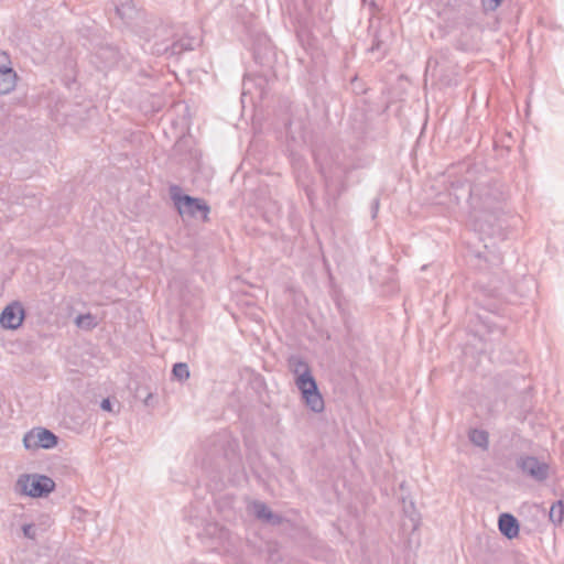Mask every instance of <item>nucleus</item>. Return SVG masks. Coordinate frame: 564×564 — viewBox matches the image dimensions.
<instances>
[{"mask_svg":"<svg viewBox=\"0 0 564 564\" xmlns=\"http://www.w3.org/2000/svg\"><path fill=\"white\" fill-rule=\"evenodd\" d=\"M23 535L30 540H36L37 538V528L33 523H25L22 525Z\"/></svg>","mask_w":564,"mask_h":564,"instance_id":"21","label":"nucleus"},{"mask_svg":"<svg viewBox=\"0 0 564 564\" xmlns=\"http://www.w3.org/2000/svg\"><path fill=\"white\" fill-rule=\"evenodd\" d=\"M151 397H152V394H151V393H149V394H148V397H147V399H145V401H144V402H145V404H148V401H149V399H150Z\"/></svg>","mask_w":564,"mask_h":564,"instance_id":"29","label":"nucleus"},{"mask_svg":"<svg viewBox=\"0 0 564 564\" xmlns=\"http://www.w3.org/2000/svg\"><path fill=\"white\" fill-rule=\"evenodd\" d=\"M17 73L12 67L3 65V70L0 73V95H8L14 90L17 86Z\"/></svg>","mask_w":564,"mask_h":564,"instance_id":"14","label":"nucleus"},{"mask_svg":"<svg viewBox=\"0 0 564 564\" xmlns=\"http://www.w3.org/2000/svg\"><path fill=\"white\" fill-rule=\"evenodd\" d=\"M378 208H379V199L376 198L372 203V217H376Z\"/></svg>","mask_w":564,"mask_h":564,"instance_id":"26","label":"nucleus"},{"mask_svg":"<svg viewBox=\"0 0 564 564\" xmlns=\"http://www.w3.org/2000/svg\"><path fill=\"white\" fill-rule=\"evenodd\" d=\"M25 317V311L20 302L7 305L0 314V325L4 329H18Z\"/></svg>","mask_w":564,"mask_h":564,"instance_id":"6","label":"nucleus"},{"mask_svg":"<svg viewBox=\"0 0 564 564\" xmlns=\"http://www.w3.org/2000/svg\"><path fill=\"white\" fill-rule=\"evenodd\" d=\"M401 500L402 511L405 518L402 523V527L404 529L409 528L413 532L420 525V513L417 512L415 503L412 500L408 501L405 497H402Z\"/></svg>","mask_w":564,"mask_h":564,"instance_id":"11","label":"nucleus"},{"mask_svg":"<svg viewBox=\"0 0 564 564\" xmlns=\"http://www.w3.org/2000/svg\"><path fill=\"white\" fill-rule=\"evenodd\" d=\"M15 492L32 498L47 496L55 489V482L52 478L39 474H22L15 482Z\"/></svg>","mask_w":564,"mask_h":564,"instance_id":"3","label":"nucleus"},{"mask_svg":"<svg viewBox=\"0 0 564 564\" xmlns=\"http://www.w3.org/2000/svg\"><path fill=\"white\" fill-rule=\"evenodd\" d=\"M252 508L256 518L263 522H267L269 516L272 513L271 509L262 501H254Z\"/></svg>","mask_w":564,"mask_h":564,"instance_id":"19","label":"nucleus"},{"mask_svg":"<svg viewBox=\"0 0 564 564\" xmlns=\"http://www.w3.org/2000/svg\"><path fill=\"white\" fill-rule=\"evenodd\" d=\"M501 192L491 185L476 184L470 188L469 204L475 221L481 218L478 214H491L498 208Z\"/></svg>","mask_w":564,"mask_h":564,"instance_id":"1","label":"nucleus"},{"mask_svg":"<svg viewBox=\"0 0 564 564\" xmlns=\"http://www.w3.org/2000/svg\"><path fill=\"white\" fill-rule=\"evenodd\" d=\"M77 511H78V513H80V514H86V513H87L85 510H83V509H80V508H79Z\"/></svg>","mask_w":564,"mask_h":564,"instance_id":"27","label":"nucleus"},{"mask_svg":"<svg viewBox=\"0 0 564 564\" xmlns=\"http://www.w3.org/2000/svg\"><path fill=\"white\" fill-rule=\"evenodd\" d=\"M172 373L178 381H185L189 378V368L185 362H177L173 366Z\"/></svg>","mask_w":564,"mask_h":564,"instance_id":"20","label":"nucleus"},{"mask_svg":"<svg viewBox=\"0 0 564 564\" xmlns=\"http://www.w3.org/2000/svg\"><path fill=\"white\" fill-rule=\"evenodd\" d=\"M58 437L47 429L37 427L28 432L23 437L25 448H53L57 445Z\"/></svg>","mask_w":564,"mask_h":564,"instance_id":"5","label":"nucleus"},{"mask_svg":"<svg viewBox=\"0 0 564 564\" xmlns=\"http://www.w3.org/2000/svg\"><path fill=\"white\" fill-rule=\"evenodd\" d=\"M485 11H495L500 4L501 0H481Z\"/></svg>","mask_w":564,"mask_h":564,"instance_id":"22","label":"nucleus"},{"mask_svg":"<svg viewBox=\"0 0 564 564\" xmlns=\"http://www.w3.org/2000/svg\"><path fill=\"white\" fill-rule=\"evenodd\" d=\"M498 528L507 539L517 538L519 534V521L511 513H501L498 519Z\"/></svg>","mask_w":564,"mask_h":564,"instance_id":"12","label":"nucleus"},{"mask_svg":"<svg viewBox=\"0 0 564 564\" xmlns=\"http://www.w3.org/2000/svg\"><path fill=\"white\" fill-rule=\"evenodd\" d=\"M475 226L477 227V224H475ZM478 229H479V230H484L482 225L478 226Z\"/></svg>","mask_w":564,"mask_h":564,"instance_id":"31","label":"nucleus"},{"mask_svg":"<svg viewBox=\"0 0 564 564\" xmlns=\"http://www.w3.org/2000/svg\"><path fill=\"white\" fill-rule=\"evenodd\" d=\"M451 189L455 191V184L454 182L451 183Z\"/></svg>","mask_w":564,"mask_h":564,"instance_id":"30","label":"nucleus"},{"mask_svg":"<svg viewBox=\"0 0 564 564\" xmlns=\"http://www.w3.org/2000/svg\"><path fill=\"white\" fill-rule=\"evenodd\" d=\"M141 35L147 41H153V50L158 53V43H164L163 45H171L173 40V33L171 28L165 24L151 22L147 30L141 32Z\"/></svg>","mask_w":564,"mask_h":564,"instance_id":"8","label":"nucleus"},{"mask_svg":"<svg viewBox=\"0 0 564 564\" xmlns=\"http://www.w3.org/2000/svg\"><path fill=\"white\" fill-rule=\"evenodd\" d=\"M549 517L551 522H553L554 524H561L563 522L564 503L562 500H557L551 506Z\"/></svg>","mask_w":564,"mask_h":564,"instance_id":"17","label":"nucleus"},{"mask_svg":"<svg viewBox=\"0 0 564 564\" xmlns=\"http://www.w3.org/2000/svg\"><path fill=\"white\" fill-rule=\"evenodd\" d=\"M301 382L304 387H297L302 394V400L305 405L314 413H321L325 409L323 395L321 394L316 380H308V377H303Z\"/></svg>","mask_w":564,"mask_h":564,"instance_id":"4","label":"nucleus"},{"mask_svg":"<svg viewBox=\"0 0 564 564\" xmlns=\"http://www.w3.org/2000/svg\"><path fill=\"white\" fill-rule=\"evenodd\" d=\"M170 196L174 203L177 213L183 216L196 218L200 215L203 221H208V215L210 213L209 205L203 199L193 197L182 193V188L178 185L170 186Z\"/></svg>","mask_w":564,"mask_h":564,"instance_id":"2","label":"nucleus"},{"mask_svg":"<svg viewBox=\"0 0 564 564\" xmlns=\"http://www.w3.org/2000/svg\"><path fill=\"white\" fill-rule=\"evenodd\" d=\"M388 43L381 37L380 33L376 32L373 35L372 44L369 47V52H378L380 54L379 57H383L388 52Z\"/></svg>","mask_w":564,"mask_h":564,"instance_id":"18","label":"nucleus"},{"mask_svg":"<svg viewBox=\"0 0 564 564\" xmlns=\"http://www.w3.org/2000/svg\"><path fill=\"white\" fill-rule=\"evenodd\" d=\"M164 43H158V54L169 53L170 55H178L184 51L194 48L193 39H180L177 41L172 40L171 45H163Z\"/></svg>","mask_w":564,"mask_h":564,"instance_id":"13","label":"nucleus"},{"mask_svg":"<svg viewBox=\"0 0 564 564\" xmlns=\"http://www.w3.org/2000/svg\"><path fill=\"white\" fill-rule=\"evenodd\" d=\"M345 191V185L341 183L340 192Z\"/></svg>","mask_w":564,"mask_h":564,"instance_id":"32","label":"nucleus"},{"mask_svg":"<svg viewBox=\"0 0 564 564\" xmlns=\"http://www.w3.org/2000/svg\"><path fill=\"white\" fill-rule=\"evenodd\" d=\"M321 173L325 178L326 186H330L334 182L333 175L328 174L324 169H321Z\"/></svg>","mask_w":564,"mask_h":564,"instance_id":"24","label":"nucleus"},{"mask_svg":"<svg viewBox=\"0 0 564 564\" xmlns=\"http://www.w3.org/2000/svg\"><path fill=\"white\" fill-rule=\"evenodd\" d=\"M100 408L104 410V411H112L111 409V402L109 399H104L100 403Z\"/></svg>","mask_w":564,"mask_h":564,"instance_id":"25","label":"nucleus"},{"mask_svg":"<svg viewBox=\"0 0 564 564\" xmlns=\"http://www.w3.org/2000/svg\"><path fill=\"white\" fill-rule=\"evenodd\" d=\"M94 58V63L99 69H107L118 64L120 52L115 46L104 45L96 51Z\"/></svg>","mask_w":564,"mask_h":564,"instance_id":"9","label":"nucleus"},{"mask_svg":"<svg viewBox=\"0 0 564 564\" xmlns=\"http://www.w3.org/2000/svg\"><path fill=\"white\" fill-rule=\"evenodd\" d=\"M288 367L289 370L296 377L295 378V384L296 387H304V383L301 382L303 377H308V380L312 381L315 378L312 375V370L307 361L299 356V355H291L288 358Z\"/></svg>","mask_w":564,"mask_h":564,"instance_id":"10","label":"nucleus"},{"mask_svg":"<svg viewBox=\"0 0 564 564\" xmlns=\"http://www.w3.org/2000/svg\"><path fill=\"white\" fill-rule=\"evenodd\" d=\"M116 13L122 21L129 23L138 14V10L134 3L128 0L116 6Z\"/></svg>","mask_w":564,"mask_h":564,"instance_id":"15","label":"nucleus"},{"mask_svg":"<svg viewBox=\"0 0 564 564\" xmlns=\"http://www.w3.org/2000/svg\"><path fill=\"white\" fill-rule=\"evenodd\" d=\"M3 70V65H0V73Z\"/></svg>","mask_w":564,"mask_h":564,"instance_id":"33","label":"nucleus"},{"mask_svg":"<svg viewBox=\"0 0 564 564\" xmlns=\"http://www.w3.org/2000/svg\"><path fill=\"white\" fill-rule=\"evenodd\" d=\"M400 489H401V490L405 489V482H404V481H403V482H401V485H400Z\"/></svg>","mask_w":564,"mask_h":564,"instance_id":"28","label":"nucleus"},{"mask_svg":"<svg viewBox=\"0 0 564 564\" xmlns=\"http://www.w3.org/2000/svg\"><path fill=\"white\" fill-rule=\"evenodd\" d=\"M469 440L474 445L482 449L488 448V433L484 430H471L469 432Z\"/></svg>","mask_w":564,"mask_h":564,"instance_id":"16","label":"nucleus"},{"mask_svg":"<svg viewBox=\"0 0 564 564\" xmlns=\"http://www.w3.org/2000/svg\"><path fill=\"white\" fill-rule=\"evenodd\" d=\"M284 521V518L278 513L272 512L265 523L272 525H280Z\"/></svg>","mask_w":564,"mask_h":564,"instance_id":"23","label":"nucleus"},{"mask_svg":"<svg viewBox=\"0 0 564 564\" xmlns=\"http://www.w3.org/2000/svg\"><path fill=\"white\" fill-rule=\"evenodd\" d=\"M518 466L523 474L536 481H544L549 477V465L544 462H540L534 456L521 457L518 462Z\"/></svg>","mask_w":564,"mask_h":564,"instance_id":"7","label":"nucleus"}]
</instances>
